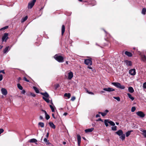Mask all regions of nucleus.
I'll return each instance as SVG.
<instances>
[{
  "label": "nucleus",
  "mask_w": 146,
  "mask_h": 146,
  "mask_svg": "<svg viewBox=\"0 0 146 146\" xmlns=\"http://www.w3.org/2000/svg\"><path fill=\"white\" fill-rule=\"evenodd\" d=\"M40 94L44 96L42 97V98L46 102L49 103L50 102L49 96L47 92H45L44 93L40 92Z\"/></svg>",
  "instance_id": "f257e3e1"
},
{
  "label": "nucleus",
  "mask_w": 146,
  "mask_h": 146,
  "mask_svg": "<svg viewBox=\"0 0 146 146\" xmlns=\"http://www.w3.org/2000/svg\"><path fill=\"white\" fill-rule=\"evenodd\" d=\"M54 58L59 62H62L64 61V58L59 54H57L54 56Z\"/></svg>",
  "instance_id": "f03ea898"
},
{
  "label": "nucleus",
  "mask_w": 146,
  "mask_h": 146,
  "mask_svg": "<svg viewBox=\"0 0 146 146\" xmlns=\"http://www.w3.org/2000/svg\"><path fill=\"white\" fill-rule=\"evenodd\" d=\"M111 84L115 86L117 88H119L120 89H124L125 88V86L123 85H121L119 82H112Z\"/></svg>",
  "instance_id": "7ed1b4c3"
},
{
  "label": "nucleus",
  "mask_w": 146,
  "mask_h": 146,
  "mask_svg": "<svg viewBox=\"0 0 146 146\" xmlns=\"http://www.w3.org/2000/svg\"><path fill=\"white\" fill-rule=\"evenodd\" d=\"M84 64L88 66H91L92 65V59H86L84 60Z\"/></svg>",
  "instance_id": "20e7f679"
},
{
  "label": "nucleus",
  "mask_w": 146,
  "mask_h": 146,
  "mask_svg": "<svg viewBox=\"0 0 146 146\" xmlns=\"http://www.w3.org/2000/svg\"><path fill=\"white\" fill-rule=\"evenodd\" d=\"M8 33H5L3 35L2 38V42L4 41L6 42L8 38Z\"/></svg>",
  "instance_id": "39448f33"
},
{
  "label": "nucleus",
  "mask_w": 146,
  "mask_h": 146,
  "mask_svg": "<svg viewBox=\"0 0 146 146\" xmlns=\"http://www.w3.org/2000/svg\"><path fill=\"white\" fill-rule=\"evenodd\" d=\"M36 1V0H33L29 2L28 6V9H31L34 5Z\"/></svg>",
  "instance_id": "423d86ee"
},
{
  "label": "nucleus",
  "mask_w": 146,
  "mask_h": 146,
  "mask_svg": "<svg viewBox=\"0 0 146 146\" xmlns=\"http://www.w3.org/2000/svg\"><path fill=\"white\" fill-rule=\"evenodd\" d=\"M136 113L138 116L141 118L144 117L145 116V114L142 111H138Z\"/></svg>",
  "instance_id": "0eeeda50"
},
{
  "label": "nucleus",
  "mask_w": 146,
  "mask_h": 146,
  "mask_svg": "<svg viewBox=\"0 0 146 146\" xmlns=\"http://www.w3.org/2000/svg\"><path fill=\"white\" fill-rule=\"evenodd\" d=\"M103 90L106 91L111 92L115 91V90L111 88H105L103 89Z\"/></svg>",
  "instance_id": "6e6552de"
},
{
  "label": "nucleus",
  "mask_w": 146,
  "mask_h": 146,
  "mask_svg": "<svg viewBox=\"0 0 146 146\" xmlns=\"http://www.w3.org/2000/svg\"><path fill=\"white\" fill-rule=\"evenodd\" d=\"M129 73L131 75H135L136 74L135 70V69L130 70Z\"/></svg>",
  "instance_id": "1a4fd4ad"
},
{
  "label": "nucleus",
  "mask_w": 146,
  "mask_h": 146,
  "mask_svg": "<svg viewBox=\"0 0 146 146\" xmlns=\"http://www.w3.org/2000/svg\"><path fill=\"white\" fill-rule=\"evenodd\" d=\"M1 92L2 94L4 96L7 95V91L5 88H2L1 89Z\"/></svg>",
  "instance_id": "9d476101"
},
{
  "label": "nucleus",
  "mask_w": 146,
  "mask_h": 146,
  "mask_svg": "<svg viewBox=\"0 0 146 146\" xmlns=\"http://www.w3.org/2000/svg\"><path fill=\"white\" fill-rule=\"evenodd\" d=\"M68 79L69 80H71L73 76V74L71 71H70L68 73Z\"/></svg>",
  "instance_id": "9b49d317"
},
{
  "label": "nucleus",
  "mask_w": 146,
  "mask_h": 146,
  "mask_svg": "<svg viewBox=\"0 0 146 146\" xmlns=\"http://www.w3.org/2000/svg\"><path fill=\"white\" fill-rule=\"evenodd\" d=\"M140 56L141 60L144 62H145L146 61V56L144 54H141Z\"/></svg>",
  "instance_id": "f8f14e48"
},
{
  "label": "nucleus",
  "mask_w": 146,
  "mask_h": 146,
  "mask_svg": "<svg viewBox=\"0 0 146 146\" xmlns=\"http://www.w3.org/2000/svg\"><path fill=\"white\" fill-rule=\"evenodd\" d=\"M10 49L9 46H7L3 50V52L4 54L8 52Z\"/></svg>",
  "instance_id": "ddd939ff"
},
{
  "label": "nucleus",
  "mask_w": 146,
  "mask_h": 146,
  "mask_svg": "<svg viewBox=\"0 0 146 146\" xmlns=\"http://www.w3.org/2000/svg\"><path fill=\"white\" fill-rule=\"evenodd\" d=\"M77 139L78 145L79 146L81 143V136L79 134L77 135Z\"/></svg>",
  "instance_id": "4468645a"
},
{
  "label": "nucleus",
  "mask_w": 146,
  "mask_h": 146,
  "mask_svg": "<svg viewBox=\"0 0 146 146\" xmlns=\"http://www.w3.org/2000/svg\"><path fill=\"white\" fill-rule=\"evenodd\" d=\"M115 133H116L117 135H118L119 136H120L122 134H123V131L121 130L120 129L117 131V132H115Z\"/></svg>",
  "instance_id": "2eb2a0df"
},
{
  "label": "nucleus",
  "mask_w": 146,
  "mask_h": 146,
  "mask_svg": "<svg viewBox=\"0 0 146 146\" xmlns=\"http://www.w3.org/2000/svg\"><path fill=\"white\" fill-rule=\"evenodd\" d=\"M125 62L127 66H131L132 65V62L131 61H128V60H125L124 61Z\"/></svg>",
  "instance_id": "dca6fc26"
},
{
  "label": "nucleus",
  "mask_w": 146,
  "mask_h": 146,
  "mask_svg": "<svg viewBox=\"0 0 146 146\" xmlns=\"http://www.w3.org/2000/svg\"><path fill=\"white\" fill-rule=\"evenodd\" d=\"M49 125L50 127L52 128L55 129L56 128L55 125L53 123L50 122L49 123Z\"/></svg>",
  "instance_id": "f3484780"
},
{
  "label": "nucleus",
  "mask_w": 146,
  "mask_h": 146,
  "mask_svg": "<svg viewBox=\"0 0 146 146\" xmlns=\"http://www.w3.org/2000/svg\"><path fill=\"white\" fill-rule=\"evenodd\" d=\"M94 129V128H93L87 129L85 130V131L86 133H87L89 132H91Z\"/></svg>",
  "instance_id": "a211bd4d"
},
{
  "label": "nucleus",
  "mask_w": 146,
  "mask_h": 146,
  "mask_svg": "<svg viewBox=\"0 0 146 146\" xmlns=\"http://www.w3.org/2000/svg\"><path fill=\"white\" fill-rule=\"evenodd\" d=\"M140 130L141 131H142L143 133L142 135L145 138L146 137V130H143L142 129H141Z\"/></svg>",
  "instance_id": "6ab92c4d"
},
{
  "label": "nucleus",
  "mask_w": 146,
  "mask_h": 146,
  "mask_svg": "<svg viewBox=\"0 0 146 146\" xmlns=\"http://www.w3.org/2000/svg\"><path fill=\"white\" fill-rule=\"evenodd\" d=\"M128 90L129 92L131 93H133L134 91L133 87L131 86L129 87L128 88Z\"/></svg>",
  "instance_id": "aec40b11"
},
{
  "label": "nucleus",
  "mask_w": 146,
  "mask_h": 146,
  "mask_svg": "<svg viewBox=\"0 0 146 146\" xmlns=\"http://www.w3.org/2000/svg\"><path fill=\"white\" fill-rule=\"evenodd\" d=\"M125 54L129 57H131L132 56V54L130 52L126 51L125 53Z\"/></svg>",
  "instance_id": "412c9836"
},
{
  "label": "nucleus",
  "mask_w": 146,
  "mask_h": 146,
  "mask_svg": "<svg viewBox=\"0 0 146 146\" xmlns=\"http://www.w3.org/2000/svg\"><path fill=\"white\" fill-rule=\"evenodd\" d=\"M119 138L122 140H124L125 138V135L124 134H122L121 135L119 136Z\"/></svg>",
  "instance_id": "4be33fe9"
},
{
  "label": "nucleus",
  "mask_w": 146,
  "mask_h": 146,
  "mask_svg": "<svg viewBox=\"0 0 146 146\" xmlns=\"http://www.w3.org/2000/svg\"><path fill=\"white\" fill-rule=\"evenodd\" d=\"M29 142L30 143H36L37 142V140L35 139H30Z\"/></svg>",
  "instance_id": "5701e85b"
},
{
  "label": "nucleus",
  "mask_w": 146,
  "mask_h": 146,
  "mask_svg": "<svg viewBox=\"0 0 146 146\" xmlns=\"http://www.w3.org/2000/svg\"><path fill=\"white\" fill-rule=\"evenodd\" d=\"M129 98L132 101H133L134 100V98L133 97H132L131 95L129 93H128L127 94Z\"/></svg>",
  "instance_id": "b1692460"
},
{
  "label": "nucleus",
  "mask_w": 146,
  "mask_h": 146,
  "mask_svg": "<svg viewBox=\"0 0 146 146\" xmlns=\"http://www.w3.org/2000/svg\"><path fill=\"white\" fill-rule=\"evenodd\" d=\"M28 18V16H26L24 17L23 18L21 19V22L23 23L26 21Z\"/></svg>",
  "instance_id": "393cba45"
},
{
  "label": "nucleus",
  "mask_w": 146,
  "mask_h": 146,
  "mask_svg": "<svg viewBox=\"0 0 146 146\" xmlns=\"http://www.w3.org/2000/svg\"><path fill=\"white\" fill-rule=\"evenodd\" d=\"M65 31V26L64 25H62V35H63Z\"/></svg>",
  "instance_id": "a878e982"
},
{
  "label": "nucleus",
  "mask_w": 146,
  "mask_h": 146,
  "mask_svg": "<svg viewBox=\"0 0 146 146\" xmlns=\"http://www.w3.org/2000/svg\"><path fill=\"white\" fill-rule=\"evenodd\" d=\"M33 88L36 93L38 94L39 93V90L36 87L33 86Z\"/></svg>",
  "instance_id": "bb28decb"
},
{
  "label": "nucleus",
  "mask_w": 146,
  "mask_h": 146,
  "mask_svg": "<svg viewBox=\"0 0 146 146\" xmlns=\"http://www.w3.org/2000/svg\"><path fill=\"white\" fill-rule=\"evenodd\" d=\"M64 96L67 97L68 98H69L71 96V94L70 93H66L64 94Z\"/></svg>",
  "instance_id": "cd10ccee"
},
{
  "label": "nucleus",
  "mask_w": 146,
  "mask_h": 146,
  "mask_svg": "<svg viewBox=\"0 0 146 146\" xmlns=\"http://www.w3.org/2000/svg\"><path fill=\"white\" fill-rule=\"evenodd\" d=\"M146 9L145 8H144L142 9L141 13L143 15H145L146 13Z\"/></svg>",
  "instance_id": "c85d7f7f"
},
{
  "label": "nucleus",
  "mask_w": 146,
  "mask_h": 146,
  "mask_svg": "<svg viewBox=\"0 0 146 146\" xmlns=\"http://www.w3.org/2000/svg\"><path fill=\"white\" fill-rule=\"evenodd\" d=\"M44 141L46 145H49L50 144L49 141L46 138H44Z\"/></svg>",
  "instance_id": "c756f323"
},
{
  "label": "nucleus",
  "mask_w": 146,
  "mask_h": 146,
  "mask_svg": "<svg viewBox=\"0 0 146 146\" xmlns=\"http://www.w3.org/2000/svg\"><path fill=\"white\" fill-rule=\"evenodd\" d=\"M109 122V121L108 119L105 120L104 123H105V124L106 127H108V123Z\"/></svg>",
  "instance_id": "7c9ffc66"
},
{
  "label": "nucleus",
  "mask_w": 146,
  "mask_h": 146,
  "mask_svg": "<svg viewBox=\"0 0 146 146\" xmlns=\"http://www.w3.org/2000/svg\"><path fill=\"white\" fill-rule=\"evenodd\" d=\"M17 86L18 88L21 90H22L23 89V88L22 87V86L21 85L19 84H17Z\"/></svg>",
  "instance_id": "2f4dec72"
},
{
  "label": "nucleus",
  "mask_w": 146,
  "mask_h": 146,
  "mask_svg": "<svg viewBox=\"0 0 146 146\" xmlns=\"http://www.w3.org/2000/svg\"><path fill=\"white\" fill-rule=\"evenodd\" d=\"M132 131H128L126 133V137H128L130 134L131 132Z\"/></svg>",
  "instance_id": "473e14b6"
},
{
  "label": "nucleus",
  "mask_w": 146,
  "mask_h": 146,
  "mask_svg": "<svg viewBox=\"0 0 146 146\" xmlns=\"http://www.w3.org/2000/svg\"><path fill=\"white\" fill-rule=\"evenodd\" d=\"M38 124L41 127H44V124L43 122H40L38 123Z\"/></svg>",
  "instance_id": "72a5a7b5"
},
{
  "label": "nucleus",
  "mask_w": 146,
  "mask_h": 146,
  "mask_svg": "<svg viewBox=\"0 0 146 146\" xmlns=\"http://www.w3.org/2000/svg\"><path fill=\"white\" fill-rule=\"evenodd\" d=\"M108 123H109L110 125L112 126H114V125H115V123L112 121H109Z\"/></svg>",
  "instance_id": "f704fd0d"
},
{
  "label": "nucleus",
  "mask_w": 146,
  "mask_h": 146,
  "mask_svg": "<svg viewBox=\"0 0 146 146\" xmlns=\"http://www.w3.org/2000/svg\"><path fill=\"white\" fill-rule=\"evenodd\" d=\"M45 116L46 119L47 120L48 119L50 118V117L49 115H48L47 113H46V114H45Z\"/></svg>",
  "instance_id": "c9c22d12"
},
{
  "label": "nucleus",
  "mask_w": 146,
  "mask_h": 146,
  "mask_svg": "<svg viewBox=\"0 0 146 146\" xmlns=\"http://www.w3.org/2000/svg\"><path fill=\"white\" fill-rule=\"evenodd\" d=\"M99 113L101 114L102 116H104L106 115V113L105 112H99Z\"/></svg>",
  "instance_id": "e433bc0d"
},
{
  "label": "nucleus",
  "mask_w": 146,
  "mask_h": 146,
  "mask_svg": "<svg viewBox=\"0 0 146 146\" xmlns=\"http://www.w3.org/2000/svg\"><path fill=\"white\" fill-rule=\"evenodd\" d=\"M50 107L51 110L52 112H54V107L51 105H50Z\"/></svg>",
  "instance_id": "4c0bfd02"
},
{
  "label": "nucleus",
  "mask_w": 146,
  "mask_h": 146,
  "mask_svg": "<svg viewBox=\"0 0 146 146\" xmlns=\"http://www.w3.org/2000/svg\"><path fill=\"white\" fill-rule=\"evenodd\" d=\"M117 127L116 126H114L113 127H111V129L113 131H116L117 130Z\"/></svg>",
  "instance_id": "58836bf2"
},
{
  "label": "nucleus",
  "mask_w": 146,
  "mask_h": 146,
  "mask_svg": "<svg viewBox=\"0 0 146 146\" xmlns=\"http://www.w3.org/2000/svg\"><path fill=\"white\" fill-rule=\"evenodd\" d=\"M113 98L116 100L117 101H120V98L119 97H113Z\"/></svg>",
  "instance_id": "ea45409f"
},
{
  "label": "nucleus",
  "mask_w": 146,
  "mask_h": 146,
  "mask_svg": "<svg viewBox=\"0 0 146 146\" xmlns=\"http://www.w3.org/2000/svg\"><path fill=\"white\" fill-rule=\"evenodd\" d=\"M136 108L135 107H132L131 109V111L132 112H134Z\"/></svg>",
  "instance_id": "a19ab883"
},
{
  "label": "nucleus",
  "mask_w": 146,
  "mask_h": 146,
  "mask_svg": "<svg viewBox=\"0 0 146 146\" xmlns=\"http://www.w3.org/2000/svg\"><path fill=\"white\" fill-rule=\"evenodd\" d=\"M143 88L144 89H146V82L143 83Z\"/></svg>",
  "instance_id": "79ce46f5"
},
{
  "label": "nucleus",
  "mask_w": 146,
  "mask_h": 146,
  "mask_svg": "<svg viewBox=\"0 0 146 146\" xmlns=\"http://www.w3.org/2000/svg\"><path fill=\"white\" fill-rule=\"evenodd\" d=\"M86 92L88 94H90L91 95H94V93L93 92H89L88 91V90H86Z\"/></svg>",
  "instance_id": "37998d69"
},
{
  "label": "nucleus",
  "mask_w": 146,
  "mask_h": 146,
  "mask_svg": "<svg viewBox=\"0 0 146 146\" xmlns=\"http://www.w3.org/2000/svg\"><path fill=\"white\" fill-rule=\"evenodd\" d=\"M8 27V26H6L5 27H3V28H2L1 29V30H5V29H7Z\"/></svg>",
  "instance_id": "c03bdc74"
},
{
  "label": "nucleus",
  "mask_w": 146,
  "mask_h": 146,
  "mask_svg": "<svg viewBox=\"0 0 146 146\" xmlns=\"http://www.w3.org/2000/svg\"><path fill=\"white\" fill-rule=\"evenodd\" d=\"M76 99V98L74 96H72V97L71 98V100L72 101H74Z\"/></svg>",
  "instance_id": "a18cd8bd"
},
{
  "label": "nucleus",
  "mask_w": 146,
  "mask_h": 146,
  "mask_svg": "<svg viewBox=\"0 0 146 146\" xmlns=\"http://www.w3.org/2000/svg\"><path fill=\"white\" fill-rule=\"evenodd\" d=\"M23 79L25 81H26L29 82V80L27 79L26 77H24L23 78Z\"/></svg>",
  "instance_id": "49530a36"
},
{
  "label": "nucleus",
  "mask_w": 146,
  "mask_h": 146,
  "mask_svg": "<svg viewBox=\"0 0 146 146\" xmlns=\"http://www.w3.org/2000/svg\"><path fill=\"white\" fill-rule=\"evenodd\" d=\"M30 95L31 96H32L33 97H35L36 96L33 93H31Z\"/></svg>",
  "instance_id": "de8ad7c7"
},
{
  "label": "nucleus",
  "mask_w": 146,
  "mask_h": 146,
  "mask_svg": "<svg viewBox=\"0 0 146 146\" xmlns=\"http://www.w3.org/2000/svg\"><path fill=\"white\" fill-rule=\"evenodd\" d=\"M26 92V91L24 90H23L21 92V93L22 94H24Z\"/></svg>",
  "instance_id": "09e8293b"
},
{
  "label": "nucleus",
  "mask_w": 146,
  "mask_h": 146,
  "mask_svg": "<svg viewBox=\"0 0 146 146\" xmlns=\"http://www.w3.org/2000/svg\"><path fill=\"white\" fill-rule=\"evenodd\" d=\"M3 79V75L2 74L0 75V81L2 80Z\"/></svg>",
  "instance_id": "8fccbe9b"
},
{
  "label": "nucleus",
  "mask_w": 146,
  "mask_h": 146,
  "mask_svg": "<svg viewBox=\"0 0 146 146\" xmlns=\"http://www.w3.org/2000/svg\"><path fill=\"white\" fill-rule=\"evenodd\" d=\"M0 73H2L4 74H5V72H4V70H0Z\"/></svg>",
  "instance_id": "3c124183"
},
{
  "label": "nucleus",
  "mask_w": 146,
  "mask_h": 146,
  "mask_svg": "<svg viewBox=\"0 0 146 146\" xmlns=\"http://www.w3.org/2000/svg\"><path fill=\"white\" fill-rule=\"evenodd\" d=\"M96 117H100V115H99L97 114L96 115Z\"/></svg>",
  "instance_id": "603ef678"
},
{
  "label": "nucleus",
  "mask_w": 146,
  "mask_h": 146,
  "mask_svg": "<svg viewBox=\"0 0 146 146\" xmlns=\"http://www.w3.org/2000/svg\"><path fill=\"white\" fill-rule=\"evenodd\" d=\"M88 68L89 69L92 70V68L90 66H88Z\"/></svg>",
  "instance_id": "864d4df0"
},
{
  "label": "nucleus",
  "mask_w": 146,
  "mask_h": 146,
  "mask_svg": "<svg viewBox=\"0 0 146 146\" xmlns=\"http://www.w3.org/2000/svg\"><path fill=\"white\" fill-rule=\"evenodd\" d=\"M108 112L109 110H106L104 111V112L106 113Z\"/></svg>",
  "instance_id": "5fc2aeb1"
},
{
  "label": "nucleus",
  "mask_w": 146,
  "mask_h": 146,
  "mask_svg": "<svg viewBox=\"0 0 146 146\" xmlns=\"http://www.w3.org/2000/svg\"><path fill=\"white\" fill-rule=\"evenodd\" d=\"M39 118L40 119H43V117L41 116H40L39 117Z\"/></svg>",
  "instance_id": "6e6d98bb"
},
{
  "label": "nucleus",
  "mask_w": 146,
  "mask_h": 146,
  "mask_svg": "<svg viewBox=\"0 0 146 146\" xmlns=\"http://www.w3.org/2000/svg\"><path fill=\"white\" fill-rule=\"evenodd\" d=\"M52 116L55 119V116H54V113L52 114Z\"/></svg>",
  "instance_id": "4d7b16f0"
},
{
  "label": "nucleus",
  "mask_w": 146,
  "mask_h": 146,
  "mask_svg": "<svg viewBox=\"0 0 146 146\" xmlns=\"http://www.w3.org/2000/svg\"><path fill=\"white\" fill-rule=\"evenodd\" d=\"M48 136H49V133L48 132L47 133V134L46 135V137L48 138Z\"/></svg>",
  "instance_id": "13d9d810"
},
{
  "label": "nucleus",
  "mask_w": 146,
  "mask_h": 146,
  "mask_svg": "<svg viewBox=\"0 0 146 146\" xmlns=\"http://www.w3.org/2000/svg\"><path fill=\"white\" fill-rule=\"evenodd\" d=\"M42 111H43V112H44V113L45 114L46 113H46V111L45 110H42Z\"/></svg>",
  "instance_id": "bf43d9fd"
},
{
  "label": "nucleus",
  "mask_w": 146,
  "mask_h": 146,
  "mask_svg": "<svg viewBox=\"0 0 146 146\" xmlns=\"http://www.w3.org/2000/svg\"><path fill=\"white\" fill-rule=\"evenodd\" d=\"M68 113H67L65 112L63 114V115H67Z\"/></svg>",
  "instance_id": "052dcab7"
},
{
  "label": "nucleus",
  "mask_w": 146,
  "mask_h": 146,
  "mask_svg": "<svg viewBox=\"0 0 146 146\" xmlns=\"http://www.w3.org/2000/svg\"><path fill=\"white\" fill-rule=\"evenodd\" d=\"M98 121H102V119L101 118H99L98 119Z\"/></svg>",
  "instance_id": "680f3d73"
},
{
  "label": "nucleus",
  "mask_w": 146,
  "mask_h": 146,
  "mask_svg": "<svg viewBox=\"0 0 146 146\" xmlns=\"http://www.w3.org/2000/svg\"><path fill=\"white\" fill-rule=\"evenodd\" d=\"M62 143L64 145H65L66 143V142L65 141L63 142Z\"/></svg>",
  "instance_id": "e2e57ef3"
},
{
  "label": "nucleus",
  "mask_w": 146,
  "mask_h": 146,
  "mask_svg": "<svg viewBox=\"0 0 146 146\" xmlns=\"http://www.w3.org/2000/svg\"><path fill=\"white\" fill-rule=\"evenodd\" d=\"M3 47V46L1 45H0V49H1Z\"/></svg>",
  "instance_id": "0e129e2a"
},
{
  "label": "nucleus",
  "mask_w": 146,
  "mask_h": 146,
  "mask_svg": "<svg viewBox=\"0 0 146 146\" xmlns=\"http://www.w3.org/2000/svg\"><path fill=\"white\" fill-rule=\"evenodd\" d=\"M116 124L117 125H118L119 124V123L118 122H116Z\"/></svg>",
  "instance_id": "69168bd1"
},
{
  "label": "nucleus",
  "mask_w": 146,
  "mask_h": 146,
  "mask_svg": "<svg viewBox=\"0 0 146 146\" xmlns=\"http://www.w3.org/2000/svg\"><path fill=\"white\" fill-rule=\"evenodd\" d=\"M66 63L67 64H68V62L67 61H66Z\"/></svg>",
  "instance_id": "338daca9"
},
{
  "label": "nucleus",
  "mask_w": 146,
  "mask_h": 146,
  "mask_svg": "<svg viewBox=\"0 0 146 146\" xmlns=\"http://www.w3.org/2000/svg\"><path fill=\"white\" fill-rule=\"evenodd\" d=\"M104 31L105 32V33H106V34H108V33H107V32L105 30H104Z\"/></svg>",
  "instance_id": "774afa93"
}]
</instances>
